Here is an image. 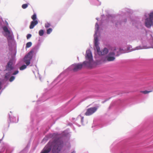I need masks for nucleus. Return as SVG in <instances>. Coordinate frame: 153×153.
Instances as JSON below:
<instances>
[{
    "instance_id": "obj_15",
    "label": "nucleus",
    "mask_w": 153,
    "mask_h": 153,
    "mask_svg": "<svg viewBox=\"0 0 153 153\" xmlns=\"http://www.w3.org/2000/svg\"><path fill=\"white\" fill-rule=\"evenodd\" d=\"M32 43L31 42H28L27 43L26 45V48H29L32 45Z\"/></svg>"
},
{
    "instance_id": "obj_25",
    "label": "nucleus",
    "mask_w": 153,
    "mask_h": 153,
    "mask_svg": "<svg viewBox=\"0 0 153 153\" xmlns=\"http://www.w3.org/2000/svg\"><path fill=\"white\" fill-rule=\"evenodd\" d=\"M95 27L97 28V30L98 31L99 30V27L98 24L97 23L96 24Z\"/></svg>"
},
{
    "instance_id": "obj_9",
    "label": "nucleus",
    "mask_w": 153,
    "mask_h": 153,
    "mask_svg": "<svg viewBox=\"0 0 153 153\" xmlns=\"http://www.w3.org/2000/svg\"><path fill=\"white\" fill-rule=\"evenodd\" d=\"M86 59L87 60H93L91 52L90 50L87 51L85 56Z\"/></svg>"
},
{
    "instance_id": "obj_7",
    "label": "nucleus",
    "mask_w": 153,
    "mask_h": 153,
    "mask_svg": "<svg viewBox=\"0 0 153 153\" xmlns=\"http://www.w3.org/2000/svg\"><path fill=\"white\" fill-rule=\"evenodd\" d=\"M145 24L147 27L150 28L153 25V20L149 18H147L145 20Z\"/></svg>"
},
{
    "instance_id": "obj_1",
    "label": "nucleus",
    "mask_w": 153,
    "mask_h": 153,
    "mask_svg": "<svg viewBox=\"0 0 153 153\" xmlns=\"http://www.w3.org/2000/svg\"><path fill=\"white\" fill-rule=\"evenodd\" d=\"M63 143L59 140H54L51 144L49 143L44 148L41 153H48L51 149V145L53 147L52 151L54 153H58L59 152L63 146Z\"/></svg>"
},
{
    "instance_id": "obj_19",
    "label": "nucleus",
    "mask_w": 153,
    "mask_h": 153,
    "mask_svg": "<svg viewBox=\"0 0 153 153\" xmlns=\"http://www.w3.org/2000/svg\"><path fill=\"white\" fill-rule=\"evenodd\" d=\"M152 91H141V92L144 94H147L148 93H149Z\"/></svg>"
},
{
    "instance_id": "obj_22",
    "label": "nucleus",
    "mask_w": 153,
    "mask_h": 153,
    "mask_svg": "<svg viewBox=\"0 0 153 153\" xmlns=\"http://www.w3.org/2000/svg\"><path fill=\"white\" fill-rule=\"evenodd\" d=\"M28 6V4H24L22 5V7L24 9L26 8Z\"/></svg>"
},
{
    "instance_id": "obj_17",
    "label": "nucleus",
    "mask_w": 153,
    "mask_h": 153,
    "mask_svg": "<svg viewBox=\"0 0 153 153\" xmlns=\"http://www.w3.org/2000/svg\"><path fill=\"white\" fill-rule=\"evenodd\" d=\"M44 33V31L43 30H39V34L40 36H42L43 35Z\"/></svg>"
},
{
    "instance_id": "obj_27",
    "label": "nucleus",
    "mask_w": 153,
    "mask_h": 153,
    "mask_svg": "<svg viewBox=\"0 0 153 153\" xmlns=\"http://www.w3.org/2000/svg\"><path fill=\"white\" fill-rule=\"evenodd\" d=\"M1 82H0V90L1 89Z\"/></svg>"
},
{
    "instance_id": "obj_14",
    "label": "nucleus",
    "mask_w": 153,
    "mask_h": 153,
    "mask_svg": "<svg viewBox=\"0 0 153 153\" xmlns=\"http://www.w3.org/2000/svg\"><path fill=\"white\" fill-rule=\"evenodd\" d=\"M32 19L33 20V21H37L36 20V15L35 13L31 17Z\"/></svg>"
},
{
    "instance_id": "obj_13",
    "label": "nucleus",
    "mask_w": 153,
    "mask_h": 153,
    "mask_svg": "<svg viewBox=\"0 0 153 153\" xmlns=\"http://www.w3.org/2000/svg\"><path fill=\"white\" fill-rule=\"evenodd\" d=\"M94 45L96 47L97 50L99 49V47L98 46V39L97 37H95L94 38Z\"/></svg>"
},
{
    "instance_id": "obj_12",
    "label": "nucleus",
    "mask_w": 153,
    "mask_h": 153,
    "mask_svg": "<svg viewBox=\"0 0 153 153\" xmlns=\"http://www.w3.org/2000/svg\"><path fill=\"white\" fill-rule=\"evenodd\" d=\"M12 62L11 61H10L7 63V65L6 67V70L8 71H11L13 69V67L12 66Z\"/></svg>"
},
{
    "instance_id": "obj_21",
    "label": "nucleus",
    "mask_w": 153,
    "mask_h": 153,
    "mask_svg": "<svg viewBox=\"0 0 153 153\" xmlns=\"http://www.w3.org/2000/svg\"><path fill=\"white\" fill-rule=\"evenodd\" d=\"M51 26V24L48 23H47L45 24V26L46 28H48Z\"/></svg>"
},
{
    "instance_id": "obj_2",
    "label": "nucleus",
    "mask_w": 153,
    "mask_h": 153,
    "mask_svg": "<svg viewBox=\"0 0 153 153\" xmlns=\"http://www.w3.org/2000/svg\"><path fill=\"white\" fill-rule=\"evenodd\" d=\"M34 53V51L33 50H31L25 56L24 59V61L27 66L30 64V60L32 59Z\"/></svg>"
},
{
    "instance_id": "obj_30",
    "label": "nucleus",
    "mask_w": 153,
    "mask_h": 153,
    "mask_svg": "<svg viewBox=\"0 0 153 153\" xmlns=\"http://www.w3.org/2000/svg\"><path fill=\"white\" fill-rule=\"evenodd\" d=\"M1 140L0 139V143H1Z\"/></svg>"
},
{
    "instance_id": "obj_28",
    "label": "nucleus",
    "mask_w": 153,
    "mask_h": 153,
    "mask_svg": "<svg viewBox=\"0 0 153 153\" xmlns=\"http://www.w3.org/2000/svg\"><path fill=\"white\" fill-rule=\"evenodd\" d=\"M7 74H6V75H5V78H6L7 77Z\"/></svg>"
},
{
    "instance_id": "obj_11",
    "label": "nucleus",
    "mask_w": 153,
    "mask_h": 153,
    "mask_svg": "<svg viewBox=\"0 0 153 153\" xmlns=\"http://www.w3.org/2000/svg\"><path fill=\"white\" fill-rule=\"evenodd\" d=\"M38 23V21H32L31 22L30 25V29H33L34 27Z\"/></svg>"
},
{
    "instance_id": "obj_23",
    "label": "nucleus",
    "mask_w": 153,
    "mask_h": 153,
    "mask_svg": "<svg viewBox=\"0 0 153 153\" xmlns=\"http://www.w3.org/2000/svg\"><path fill=\"white\" fill-rule=\"evenodd\" d=\"M15 77L12 76L9 79V81L10 82L13 81L15 79Z\"/></svg>"
},
{
    "instance_id": "obj_10",
    "label": "nucleus",
    "mask_w": 153,
    "mask_h": 153,
    "mask_svg": "<svg viewBox=\"0 0 153 153\" xmlns=\"http://www.w3.org/2000/svg\"><path fill=\"white\" fill-rule=\"evenodd\" d=\"M88 61H84L82 64L83 66H87L88 67H91L92 65L93 60H88Z\"/></svg>"
},
{
    "instance_id": "obj_6",
    "label": "nucleus",
    "mask_w": 153,
    "mask_h": 153,
    "mask_svg": "<svg viewBox=\"0 0 153 153\" xmlns=\"http://www.w3.org/2000/svg\"><path fill=\"white\" fill-rule=\"evenodd\" d=\"M4 31L6 33V36H7L8 40H11L12 39V36L10 35V32L8 30L7 27L6 26H4L2 27Z\"/></svg>"
},
{
    "instance_id": "obj_29",
    "label": "nucleus",
    "mask_w": 153,
    "mask_h": 153,
    "mask_svg": "<svg viewBox=\"0 0 153 153\" xmlns=\"http://www.w3.org/2000/svg\"><path fill=\"white\" fill-rule=\"evenodd\" d=\"M75 153V152H72V153Z\"/></svg>"
},
{
    "instance_id": "obj_5",
    "label": "nucleus",
    "mask_w": 153,
    "mask_h": 153,
    "mask_svg": "<svg viewBox=\"0 0 153 153\" xmlns=\"http://www.w3.org/2000/svg\"><path fill=\"white\" fill-rule=\"evenodd\" d=\"M83 66L82 64H77L73 65L71 66V67L73 69V70L75 72L81 70Z\"/></svg>"
},
{
    "instance_id": "obj_8",
    "label": "nucleus",
    "mask_w": 153,
    "mask_h": 153,
    "mask_svg": "<svg viewBox=\"0 0 153 153\" xmlns=\"http://www.w3.org/2000/svg\"><path fill=\"white\" fill-rule=\"evenodd\" d=\"M97 53L100 55H104L106 54L108 52V50L107 48H105L101 51H100V49L97 50Z\"/></svg>"
},
{
    "instance_id": "obj_16",
    "label": "nucleus",
    "mask_w": 153,
    "mask_h": 153,
    "mask_svg": "<svg viewBox=\"0 0 153 153\" xmlns=\"http://www.w3.org/2000/svg\"><path fill=\"white\" fill-rule=\"evenodd\" d=\"M52 31V29L51 28H49L47 30L46 33L48 34H50Z\"/></svg>"
},
{
    "instance_id": "obj_24",
    "label": "nucleus",
    "mask_w": 153,
    "mask_h": 153,
    "mask_svg": "<svg viewBox=\"0 0 153 153\" xmlns=\"http://www.w3.org/2000/svg\"><path fill=\"white\" fill-rule=\"evenodd\" d=\"M31 36V35L30 34H28L27 35V39H29L30 38Z\"/></svg>"
},
{
    "instance_id": "obj_3",
    "label": "nucleus",
    "mask_w": 153,
    "mask_h": 153,
    "mask_svg": "<svg viewBox=\"0 0 153 153\" xmlns=\"http://www.w3.org/2000/svg\"><path fill=\"white\" fill-rule=\"evenodd\" d=\"M115 55L114 52H110L106 56L105 59L104 60V62H105L114 61L115 59V58L114 57Z\"/></svg>"
},
{
    "instance_id": "obj_4",
    "label": "nucleus",
    "mask_w": 153,
    "mask_h": 153,
    "mask_svg": "<svg viewBox=\"0 0 153 153\" xmlns=\"http://www.w3.org/2000/svg\"><path fill=\"white\" fill-rule=\"evenodd\" d=\"M98 107V106H96L88 108L87 109L85 113V115L86 116H90L92 115L97 111Z\"/></svg>"
},
{
    "instance_id": "obj_26",
    "label": "nucleus",
    "mask_w": 153,
    "mask_h": 153,
    "mask_svg": "<svg viewBox=\"0 0 153 153\" xmlns=\"http://www.w3.org/2000/svg\"><path fill=\"white\" fill-rule=\"evenodd\" d=\"M19 72L18 71H16L13 73V75H15L17 74Z\"/></svg>"
},
{
    "instance_id": "obj_18",
    "label": "nucleus",
    "mask_w": 153,
    "mask_h": 153,
    "mask_svg": "<svg viewBox=\"0 0 153 153\" xmlns=\"http://www.w3.org/2000/svg\"><path fill=\"white\" fill-rule=\"evenodd\" d=\"M27 67V65H23L19 69L20 70H23L25 69Z\"/></svg>"
},
{
    "instance_id": "obj_20",
    "label": "nucleus",
    "mask_w": 153,
    "mask_h": 153,
    "mask_svg": "<svg viewBox=\"0 0 153 153\" xmlns=\"http://www.w3.org/2000/svg\"><path fill=\"white\" fill-rule=\"evenodd\" d=\"M149 18L153 20V12H151L149 15Z\"/></svg>"
}]
</instances>
